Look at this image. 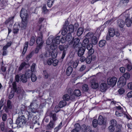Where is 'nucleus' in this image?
<instances>
[{"instance_id": "1", "label": "nucleus", "mask_w": 132, "mask_h": 132, "mask_svg": "<svg viewBox=\"0 0 132 132\" xmlns=\"http://www.w3.org/2000/svg\"><path fill=\"white\" fill-rule=\"evenodd\" d=\"M36 101H33L31 103L30 105L28 106V109L27 111H26L27 112V114L28 116V119L29 120L27 124H31L32 121H31V117L32 115V113H35L37 112V109L34 108V106L37 105L36 102Z\"/></svg>"}, {"instance_id": "2", "label": "nucleus", "mask_w": 132, "mask_h": 132, "mask_svg": "<svg viewBox=\"0 0 132 132\" xmlns=\"http://www.w3.org/2000/svg\"><path fill=\"white\" fill-rule=\"evenodd\" d=\"M12 85L13 89L11 91L8 97L10 99H11L14 96V93L16 92L17 94V96L19 99H21L23 97V95L22 92L20 90H17V86L16 82H13L12 83Z\"/></svg>"}, {"instance_id": "3", "label": "nucleus", "mask_w": 132, "mask_h": 132, "mask_svg": "<svg viewBox=\"0 0 132 132\" xmlns=\"http://www.w3.org/2000/svg\"><path fill=\"white\" fill-rule=\"evenodd\" d=\"M45 28L43 26H40L38 32V36L36 39V41L37 46L42 47L44 41L42 39L43 31L44 30Z\"/></svg>"}, {"instance_id": "4", "label": "nucleus", "mask_w": 132, "mask_h": 132, "mask_svg": "<svg viewBox=\"0 0 132 132\" xmlns=\"http://www.w3.org/2000/svg\"><path fill=\"white\" fill-rule=\"evenodd\" d=\"M27 122V119L24 115L19 116L17 119L15 123L20 127H22Z\"/></svg>"}, {"instance_id": "5", "label": "nucleus", "mask_w": 132, "mask_h": 132, "mask_svg": "<svg viewBox=\"0 0 132 132\" xmlns=\"http://www.w3.org/2000/svg\"><path fill=\"white\" fill-rule=\"evenodd\" d=\"M79 45H77L75 47V48H74L75 50V52L77 53L78 56H81L84 54L86 50V48L85 46L81 45L79 46Z\"/></svg>"}, {"instance_id": "6", "label": "nucleus", "mask_w": 132, "mask_h": 132, "mask_svg": "<svg viewBox=\"0 0 132 132\" xmlns=\"http://www.w3.org/2000/svg\"><path fill=\"white\" fill-rule=\"evenodd\" d=\"M68 46V45L67 44L60 45L59 46V48L60 51H63L62 55L61 57L62 59H63L65 57Z\"/></svg>"}, {"instance_id": "7", "label": "nucleus", "mask_w": 132, "mask_h": 132, "mask_svg": "<svg viewBox=\"0 0 132 132\" xmlns=\"http://www.w3.org/2000/svg\"><path fill=\"white\" fill-rule=\"evenodd\" d=\"M46 115L47 116H50V120L56 122L58 118L56 116V114L55 113H53L52 111H48L47 112Z\"/></svg>"}, {"instance_id": "8", "label": "nucleus", "mask_w": 132, "mask_h": 132, "mask_svg": "<svg viewBox=\"0 0 132 132\" xmlns=\"http://www.w3.org/2000/svg\"><path fill=\"white\" fill-rule=\"evenodd\" d=\"M117 80V78L115 77H109L107 79V82L108 85L114 86L116 84Z\"/></svg>"}, {"instance_id": "9", "label": "nucleus", "mask_w": 132, "mask_h": 132, "mask_svg": "<svg viewBox=\"0 0 132 132\" xmlns=\"http://www.w3.org/2000/svg\"><path fill=\"white\" fill-rule=\"evenodd\" d=\"M20 16L22 19H28V15L26 9L22 8L21 11Z\"/></svg>"}, {"instance_id": "10", "label": "nucleus", "mask_w": 132, "mask_h": 132, "mask_svg": "<svg viewBox=\"0 0 132 132\" xmlns=\"http://www.w3.org/2000/svg\"><path fill=\"white\" fill-rule=\"evenodd\" d=\"M121 77L119 79L117 82V86L119 88H121L124 86L126 84V81L125 79H123Z\"/></svg>"}, {"instance_id": "11", "label": "nucleus", "mask_w": 132, "mask_h": 132, "mask_svg": "<svg viewBox=\"0 0 132 132\" xmlns=\"http://www.w3.org/2000/svg\"><path fill=\"white\" fill-rule=\"evenodd\" d=\"M56 123V122L50 120L49 123L46 126V129L48 130H52L55 127Z\"/></svg>"}, {"instance_id": "12", "label": "nucleus", "mask_w": 132, "mask_h": 132, "mask_svg": "<svg viewBox=\"0 0 132 132\" xmlns=\"http://www.w3.org/2000/svg\"><path fill=\"white\" fill-rule=\"evenodd\" d=\"M69 22L67 20L65 21V23L63 25L62 31L61 34L62 35H64L67 33L68 31L67 28Z\"/></svg>"}, {"instance_id": "13", "label": "nucleus", "mask_w": 132, "mask_h": 132, "mask_svg": "<svg viewBox=\"0 0 132 132\" xmlns=\"http://www.w3.org/2000/svg\"><path fill=\"white\" fill-rule=\"evenodd\" d=\"M61 38V36H60L56 37L55 38H54L53 48H52L53 50H55L57 48L56 44H60Z\"/></svg>"}, {"instance_id": "14", "label": "nucleus", "mask_w": 132, "mask_h": 132, "mask_svg": "<svg viewBox=\"0 0 132 132\" xmlns=\"http://www.w3.org/2000/svg\"><path fill=\"white\" fill-rule=\"evenodd\" d=\"M97 121L98 124L100 125H105L106 123V121L104 118L101 115L99 116Z\"/></svg>"}, {"instance_id": "15", "label": "nucleus", "mask_w": 132, "mask_h": 132, "mask_svg": "<svg viewBox=\"0 0 132 132\" xmlns=\"http://www.w3.org/2000/svg\"><path fill=\"white\" fill-rule=\"evenodd\" d=\"M54 37L52 36H50L47 39L46 41V44L47 45H51V47H52L53 48Z\"/></svg>"}, {"instance_id": "16", "label": "nucleus", "mask_w": 132, "mask_h": 132, "mask_svg": "<svg viewBox=\"0 0 132 132\" xmlns=\"http://www.w3.org/2000/svg\"><path fill=\"white\" fill-rule=\"evenodd\" d=\"M125 16L126 18L125 20V24L127 25V27H130L132 23L129 18V14L128 13L125 14Z\"/></svg>"}, {"instance_id": "17", "label": "nucleus", "mask_w": 132, "mask_h": 132, "mask_svg": "<svg viewBox=\"0 0 132 132\" xmlns=\"http://www.w3.org/2000/svg\"><path fill=\"white\" fill-rule=\"evenodd\" d=\"M90 128L91 127L90 126L84 124L81 126V130L83 132H88Z\"/></svg>"}, {"instance_id": "18", "label": "nucleus", "mask_w": 132, "mask_h": 132, "mask_svg": "<svg viewBox=\"0 0 132 132\" xmlns=\"http://www.w3.org/2000/svg\"><path fill=\"white\" fill-rule=\"evenodd\" d=\"M80 40L79 38H76L74 39L73 41V47L74 48H75L77 46L79 45V46H81L82 45V44L81 43H79Z\"/></svg>"}, {"instance_id": "19", "label": "nucleus", "mask_w": 132, "mask_h": 132, "mask_svg": "<svg viewBox=\"0 0 132 132\" xmlns=\"http://www.w3.org/2000/svg\"><path fill=\"white\" fill-rule=\"evenodd\" d=\"M99 87L101 91L102 92H104L106 90L107 85L105 83H102L100 85Z\"/></svg>"}, {"instance_id": "20", "label": "nucleus", "mask_w": 132, "mask_h": 132, "mask_svg": "<svg viewBox=\"0 0 132 132\" xmlns=\"http://www.w3.org/2000/svg\"><path fill=\"white\" fill-rule=\"evenodd\" d=\"M117 22L119 27L121 28L124 27L125 22L123 20L121 19H118L117 20Z\"/></svg>"}, {"instance_id": "21", "label": "nucleus", "mask_w": 132, "mask_h": 132, "mask_svg": "<svg viewBox=\"0 0 132 132\" xmlns=\"http://www.w3.org/2000/svg\"><path fill=\"white\" fill-rule=\"evenodd\" d=\"M102 26H100L98 27L96 31V35L97 36V37H99L101 34V32L104 29L103 28H102Z\"/></svg>"}, {"instance_id": "22", "label": "nucleus", "mask_w": 132, "mask_h": 132, "mask_svg": "<svg viewBox=\"0 0 132 132\" xmlns=\"http://www.w3.org/2000/svg\"><path fill=\"white\" fill-rule=\"evenodd\" d=\"M63 126L62 122H61L54 129V132H58Z\"/></svg>"}, {"instance_id": "23", "label": "nucleus", "mask_w": 132, "mask_h": 132, "mask_svg": "<svg viewBox=\"0 0 132 132\" xmlns=\"http://www.w3.org/2000/svg\"><path fill=\"white\" fill-rule=\"evenodd\" d=\"M22 20V22L21 24V26L22 28L24 29L27 26V24L28 22V19H23Z\"/></svg>"}, {"instance_id": "24", "label": "nucleus", "mask_w": 132, "mask_h": 132, "mask_svg": "<svg viewBox=\"0 0 132 132\" xmlns=\"http://www.w3.org/2000/svg\"><path fill=\"white\" fill-rule=\"evenodd\" d=\"M32 71L30 70V69H28L26 71L25 74L26 76L28 78H29L31 76V75H32L33 74Z\"/></svg>"}, {"instance_id": "25", "label": "nucleus", "mask_w": 132, "mask_h": 132, "mask_svg": "<svg viewBox=\"0 0 132 132\" xmlns=\"http://www.w3.org/2000/svg\"><path fill=\"white\" fill-rule=\"evenodd\" d=\"M73 68L71 66H69L67 69L66 72L68 76H69L71 74L73 71Z\"/></svg>"}, {"instance_id": "26", "label": "nucleus", "mask_w": 132, "mask_h": 132, "mask_svg": "<svg viewBox=\"0 0 132 132\" xmlns=\"http://www.w3.org/2000/svg\"><path fill=\"white\" fill-rule=\"evenodd\" d=\"M90 87L92 88L96 89L98 87V83L94 81H92L91 83Z\"/></svg>"}, {"instance_id": "27", "label": "nucleus", "mask_w": 132, "mask_h": 132, "mask_svg": "<svg viewBox=\"0 0 132 132\" xmlns=\"http://www.w3.org/2000/svg\"><path fill=\"white\" fill-rule=\"evenodd\" d=\"M43 75L45 78H48L50 80L52 78L51 75L50 73H48L46 71H43Z\"/></svg>"}, {"instance_id": "28", "label": "nucleus", "mask_w": 132, "mask_h": 132, "mask_svg": "<svg viewBox=\"0 0 132 132\" xmlns=\"http://www.w3.org/2000/svg\"><path fill=\"white\" fill-rule=\"evenodd\" d=\"M28 42H26L24 43L23 50L22 53L23 55H24L26 52L28 48Z\"/></svg>"}, {"instance_id": "29", "label": "nucleus", "mask_w": 132, "mask_h": 132, "mask_svg": "<svg viewBox=\"0 0 132 132\" xmlns=\"http://www.w3.org/2000/svg\"><path fill=\"white\" fill-rule=\"evenodd\" d=\"M106 44V41L105 40H102L99 41L98 43L99 46L101 47H104Z\"/></svg>"}, {"instance_id": "30", "label": "nucleus", "mask_w": 132, "mask_h": 132, "mask_svg": "<svg viewBox=\"0 0 132 132\" xmlns=\"http://www.w3.org/2000/svg\"><path fill=\"white\" fill-rule=\"evenodd\" d=\"M28 78L24 74L22 75L21 76L20 79L22 82L26 83L27 81Z\"/></svg>"}, {"instance_id": "31", "label": "nucleus", "mask_w": 132, "mask_h": 132, "mask_svg": "<svg viewBox=\"0 0 132 132\" xmlns=\"http://www.w3.org/2000/svg\"><path fill=\"white\" fill-rule=\"evenodd\" d=\"M124 113V111L123 110H116L115 114L117 116L120 117L123 116V114Z\"/></svg>"}, {"instance_id": "32", "label": "nucleus", "mask_w": 132, "mask_h": 132, "mask_svg": "<svg viewBox=\"0 0 132 132\" xmlns=\"http://www.w3.org/2000/svg\"><path fill=\"white\" fill-rule=\"evenodd\" d=\"M67 102L64 100L60 101L59 104V106L60 108H62L66 105Z\"/></svg>"}, {"instance_id": "33", "label": "nucleus", "mask_w": 132, "mask_h": 132, "mask_svg": "<svg viewBox=\"0 0 132 132\" xmlns=\"http://www.w3.org/2000/svg\"><path fill=\"white\" fill-rule=\"evenodd\" d=\"M122 77L123 79H125L126 80L129 79L130 77V73L128 72H126L123 74L122 76H121Z\"/></svg>"}, {"instance_id": "34", "label": "nucleus", "mask_w": 132, "mask_h": 132, "mask_svg": "<svg viewBox=\"0 0 132 132\" xmlns=\"http://www.w3.org/2000/svg\"><path fill=\"white\" fill-rule=\"evenodd\" d=\"M95 36L94 33L91 32H88L85 36L88 39H92L93 37Z\"/></svg>"}, {"instance_id": "35", "label": "nucleus", "mask_w": 132, "mask_h": 132, "mask_svg": "<svg viewBox=\"0 0 132 132\" xmlns=\"http://www.w3.org/2000/svg\"><path fill=\"white\" fill-rule=\"evenodd\" d=\"M84 32V29L83 28L80 27L78 29L77 32V35L79 36H80Z\"/></svg>"}, {"instance_id": "36", "label": "nucleus", "mask_w": 132, "mask_h": 132, "mask_svg": "<svg viewBox=\"0 0 132 132\" xmlns=\"http://www.w3.org/2000/svg\"><path fill=\"white\" fill-rule=\"evenodd\" d=\"M97 36H95L93 37V38L91 39V42L92 43V44H93L94 45H95L96 44L97 42Z\"/></svg>"}, {"instance_id": "37", "label": "nucleus", "mask_w": 132, "mask_h": 132, "mask_svg": "<svg viewBox=\"0 0 132 132\" xmlns=\"http://www.w3.org/2000/svg\"><path fill=\"white\" fill-rule=\"evenodd\" d=\"M74 95L77 97L80 96L81 95V92L79 89H76L73 92Z\"/></svg>"}, {"instance_id": "38", "label": "nucleus", "mask_w": 132, "mask_h": 132, "mask_svg": "<svg viewBox=\"0 0 132 132\" xmlns=\"http://www.w3.org/2000/svg\"><path fill=\"white\" fill-rule=\"evenodd\" d=\"M82 88L83 91L84 92H87L89 89L88 86L86 84H84L82 86Z\"/></svg>"}, {"instance_id": "39", "label": "nucleus", "mask_w": 132, "mask_h": 132, "mask_svg": "<svg viewBox=\"0 0 132 132\" xmlns=\"http://www.w3.org/2000/svg\"><path fill=\"white\" fill-rule=\"evenodd\" d=\"M89 43V39L86 38L84 39L83 40L82 44V46L85 47L86 45H87Z\"/></svg>"}, {"instance_id": "40", "label": "nucleus", "mask_w": 132, "mask_h": 132, "mask_svg": "<svg viewBox=\"0 0 132 132\" xmlns=\"http://www.w3.org/2000/svg\"><path fill=\"white\" fill-rule=\"evenodd\" d=\"M12 109L9 108H8V107L6 106H4V107L3 109L4 110V111L6 113L9 114L11 112V110Z\"/></svg>"}, {"instance_id": "41", "label": "nucleus", "mask_w": 132, "mask_h": 132, "mask_svg": "<svg viewBox=\"0 0 132 132\" xmlns=\"http://www.w3.org/2000/svg\"><path fill=\"white\" fill-rule=\"evenodd\" d=\"M35 40V37L34 36L31 37L29 42V45L30 46H32L34 44Z\"/></svg>"}, {"instance_id": "42", "label": "nucleus", "mask_w": 132, "mask_h": 132, "mask_svg": "<svg viewBox=\"0 0 132 132\" xmlns=\"http://www.w3.org/2000/svg\"><path fill=\"white\" fill-rule=\"evenodd\" d=\"M72 38L71 33H69L67 35L66 37V40L69 42L70 41Z\"/></svg>"}, {"instance_id": "43", "label": "nucleus", "mask_w": 132, "mask_h": 132, "mask_svg": "<svg viewBox=\"0 0 132 132\" xmlns=\"http://www.w3.org/2000/svg\"><path fill=\"white\" fill-rule=\"evenodd\" d=\"M68 31L69 33H71L73 32L74 30H75L73 25L72 24L69 25L68 27Z\"/></svg>"}, {"instance_id": "44", "label": "nucleus", "mask_w": 132, "mask_h": 132, "mask_svg": "<svg viewBox=\"0 0 132 132\" xmlns=\"http://www.w3.org/2000/svg\"><path fill=\"white\" fill-rule=\"evenodd\" d=\"M27 65L25 62H23L22 63L20 64V67L18 69V70L19 71L23 69L24 68L25 66Z\"/></svg>"}, {"instance_id": "45", "label": "nucleus", "mask_w": 132, "mask_h": 132, "mask_svg": "<svg viewBox=\"0 0 132 132\" xmlns=\"http://www.w3.org/2000/svg\"><path fill=\"white\" fill-rule=\"evenodd\" d=\"M92 61V56L91 55H88L86 59V63L89 64Z\"/></svg>"}, {"instance_id": "46", "label": "nucleus", "mask_w": 132, "mask_h": 132, "mask_svg": "<svg viewBox=\"0 0 132 132\" xmlns=\"http://www.w3.org/2000/svg\"><path fill=\"white\" fill-rule=\"evenodd\" d=\"M63 100L66 101H68L70 100V96L67 94H66L64 95L63 97Z\"/></svg>"}, {"instance_id": "47", "label": "nucleus", "mask_w": 132, "mask_h": 132, "mask_svg": "<svg viewBox=\"0 0 132 132\" xmlns=\"http://www.w3.org/2000/svg\"><path fill=\"white\" fill-rule=\"evenodd\" d=\"M14 18V17L12 16L9 18V19L6 20L5 22V23L6 24H7L8 23L10 22H13V19Z\"/></svg>"}, {"instance_id": "48", "label": "nucleus", "mask_w": 132, "mask_h": 132, "mask_svg": "<svg viewBox=\"0 0 132 132\" xmlns=\"http://www.w3.org/2000/svg\"><path fill=\"white\" fill-rule=\"evenodd\" d=\"M75 128L74 129L78 131L80 130H81V126L79 123H76L75 124Z\"/></svg>"}, {"instance_id": "49", "label": "nucleus", "mask_w": 132, "mask_h": 132, "mask_svg": "<svg viewBox=\"0 0 132 132\" xmlns=\"http://www.w3.org/2000/svg\"><path fill=\"white\" fill-rule=\"evenodd\" d=\"M98 122L97 120L96 119H95L93 120V127L94 128L96 127L97 126L98 124Z\"/></svg>"}, {"instance_id": "50", "label": "nucleus", "mask_w": 132, "mask_h": 132, "mask_svg": "<svg viewBox=\"0 0 132 132\" xmlns=\"http://www.w3.org/2000/svg\"><path fill=\"white\" fill-rule=\"evenodd\" d=\"M54 0H48L47 3V5L48 6L51 7L53 4Z\"/></svg>"}, {"instance_id": "51", "label": "nucleus", "mask_w": 132, "mask_h": 132, "mask_svg": "<svg viewBox=\"0 0 132 132\" xmlns=\"http://www.w3.org/2000/svg\"><path fill=\"white\" fill-rule=\"evenodd\" d=\"M108 129L109 132H113L115 130L114 127L110 125L108 128Z\"/></svg>"}, {"instance_id": "52", "label": "nucleus", "mask_w": 132, "mask_h": 132, "mask_svg": "<svg viewBox=\"0 0 132 132\" xmlns=\"http://www.w3.org/2000/svg\"><path fill=\"white\" fill-rule=\"evenodd\" d=\"M111 125L114 127L116 126L117 125V122L116 120L113 119L110 121Z\"/></svg>"}, {"instance_id": "53", "label": "nucleus", "mask_w": 132, "mask_h": 132, "mask_svg": "<svg viewBox=\"0 0 132 132\" xmlns=\"http://www.w3.org/2000/svg\"><path fill=\"white\" fill-rule=\"evenodd\" d=\"M2 118L3 121H6L7 118V114L5 113L2 114Z\"/></svg>"}, {"instance_id": "54", "label": "nucleus", "mask_w": 132, "mask_h": 132, "mask_svg": "<svg viewBox=\"0 0 132 132\" xmlns=\"http://www.w3.org/2000/svg\"><path fill=\"white\" fill-rule=\"evenodd\" d=\"M6 106L8 107V108H10L12 109V104L10 100H7Z\"/></svg>"}, {"instance_id": "55", "label": "nucleus", "mask_w": 132, "mask_h": 132, "mask_svg": "<svg viewBox=\"0 0 132 132\" xmlns=\"http://www.w3.org/2000/svg\"><path fill=\"white\" fill-rule=\"evenodd\" d=\"M7 123H9L10 125L12 126V127L14 128L13 127V121L12 120L11 118H9L7 120Z\"/></svg>"}, {"instance_id": "56", "label": "nucleus", "mask_w": 132, "mask_h": 132, "mask_svg": "<svg viewBox=\"0 0 132 132\" xmlns=\"http://www.w3.org/2000/svg\"><path fill=\"white\" fill-rule=\"evenodd\" d=\"M0 128L2 132H3L4 130V123L3 122H2L0 124Z\"/></svg>"}, {"instance_id": "57", "label": "nucleus", "mask_w": 132, "mask_h": 132, "mask_svg": "<svg viewBox=\"0 0 132 132\" xmlns=\"http://www.w3.org/2000/svg\"><path fill=\"white\" fill-rule=\"evenodd\" d=\"M42 11L44 14L46 13L48 11V10L46 8V5H44L42 8Z\"/></svg>"}, {"instance_id": "58", "label": "nucleus", "mask_w": 132, "mask_h": 132, "mask_svg": "<svg viewBox=\"0 0 132 132\" xmlns=\"http://www.w3.org/2000/svg\"><path fill=\"white\" fill-rule=\"evenodd\" d=\"M88 50V53L89 55H91L94 54V50L93 48H92Z\"/></svg>"}, {"instance_id": "59", "label": "nucleus", "mask_w": 132, "mask_h": 132, "mask_svg": "<svg viewBox=\"0 0 132 132\" xmlns=\"http://www.w3.org/2000/svg\"><path fill=\"white\" fill-rule=\"evenodd\" d=\"M19 31L18 28L16 27V26H14L13 29V32L14 34H16Z\"/></svg>"}, {"instance_id": "60", "label": "nucleus", "mask_w": 132, "mask_h": 132, "mask_svg": "<svg viewBox=\"0 0 132 132\" xmlns=\"http://www.w3.org/2000/svg\"><path fill=\"white\" fill-rule=\"evenodd\" d=\"M34 54L33 52H31L27 56L26 59L27 61H29L30 59L32 57Z\"/></svg>"}, {"instance_id": "61", "label": "nucleus", "mask_w": 132, "mask_h": 132, "mask_svg": "<svg viewBox=\"0 0 132 132\" xmlns=\"http://www.w3.org/2000/svg\"><path fill=\"white\" fill-rule=\"evenodd\" d=\"M30 78H31V81L33 82H35L37 79V77L36 75L34 74L31 75V76Z\"/></svg>"}, {"instance_id": "62", "label": "nucleus", "mask_w": 132, "mask_h": 132, "mask_svg": "<svg viewBox=\"0 0 132 132\" xmlns=\"http://www.w3.org/2000/svg\"><path fill=\"white\" fill-rule=\"evenodd\" d=\"M79 63V61L77 60L75 61L73 64V67L74 68H76Z\"/></svg>"}, {"instance_id": "63", "label": "nucleus", "mask_w": 132, "mask_h": 132, "mask_svg": "<svg viewBox=\"0 0 132 132\" xmlns=\"http://www.w3.org/2000/svg\"><path fill=\"white\" fill-rule=\"evenodd\" d=\"M49 119L46 116H45L43 120V122H45L46 123H48L49 121Z\"/></svg>"}, {"instance_id": "64", "label": "nucleus", "mask_w": 132, "mask_h": 132, "mask_svg": "<svg viewBox=\"0 0 132 132\" xmlns=\"http://www.w3.org/2000/svg\"><path fill=\"white\" fill-rule=\"evenodd\" d=\"M86 66L84 65H82L80 68L79 71L80 72H82L86 68Z\"/></svg>"}]
</instances>
